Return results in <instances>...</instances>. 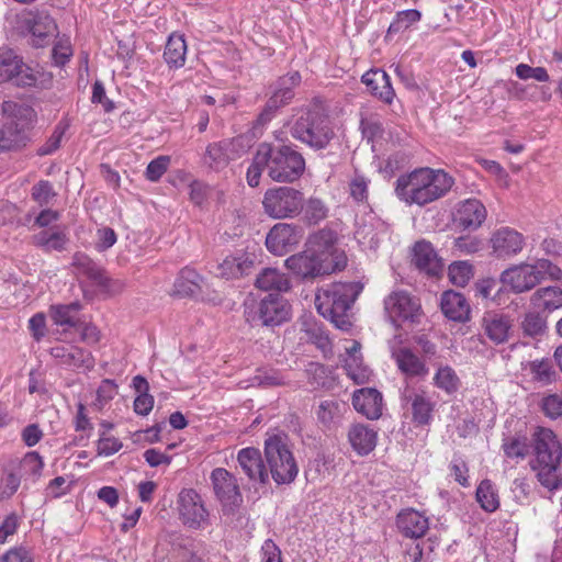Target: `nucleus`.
<instances>
[{"mask_svg": "<svg viewBox=\"0 0 562 562\" xmlns=\"http://www.w3.org/2000/svg\"><path fill=\"white\" fill-rule=\"evenodd\" d=\"M453 184L454 178L445 170L420 167L401 175L394 192L406 205L425 206L443 198Z\"/></svg>", "mask_w": 562, "mask_h": 562, "instance_id": "obj_1", "label": "nucleus"}, {"mask_svg": "<svg viewBox=\"0 0 562 562\" xmlns=\"http://www.w3.org/2000/svg\"><path fill=\"white\" fill-rule=\"evenodd\" d=\"M535 459L531 469L537 472L540 484L553 491L560 485V465L562 461V445L557 435L549 428L536 427L531 435Z\"/></svg>", "mask_w": 562, "mask_h": 562, "instance_id": "obj_2", "label": "nucleus"}, {"mask_svg": "<svg viewBox=\"0 0 562 562\" xmlns=\"http://www.w3.org/2000/svg\"><path fill=\"white\" fill-rule=\"evenodd\" d=\"M362 286L358 282H336L317 290L315 306L321 315L335 326L348 330L351 326L347 312L356 301Z\"/></svg>", "mask_w": 562, "mask_h": 562, "instance_id": "obj_3", "label": "nucleus"}, {"mask_svg": "<svg viewBox=\"0 0 562 562\" xmlns=\"http://www.w3.org/2000/svg\"><path fill=\"white\" fill-rule=\"evenodd\" d=\"M562 271L547 259L535 263H522L506 269L501 277L504 284L515 293H524L533 289L547 278L560 279Z\"/></svg>", "mask_w": 562, "mask_h": 562, "instance_id": "obj_4", "label": "nucleus"}, {"mask_svg": "<svg viewBox=\"0 0 562 562\" xmlns=\"http://www.w3.org/2000/svg\"><path fill=\"white\" fill-rule=\"evenodd\" d=\"M267 158L268 176L276 182H293L297 180L305 169L303 156L286 145L272 146L260 144Z\"/></svg>", "mask_w": 562, "mask_h": 562, "instance_id": "obj_5", "label": "nucleus"}, {"mask_svg": "<svg viewBox=\"0 0 562 562\" xmlns=\"http://www.w3.org/2000/svg\"><path fill=\"white\" fill-rule=\"evenodd\" d=\"M291 135L314 149H323L335 133L328 115L318 109H310L296 119Z\"/></svg>", "mask_w": 562, "mask_h": 562, "instance_id": "obj_6", "label": "nucleus"}, {"mask_svg": "<svg viewBox=\"0 0 562 562\" xmlns=\"http://www.w3.org/2000/svg\"><path fill=\"white\" fill-rule=\"evenodd\" d=\"M265 457L273 481L277 484H289L299 473L296 461L281 436L266 439Z\"/></svg>", "mask_w": 562, "mask_h": 562, "instance_id": "obj_7", "label": "nucleus"}, {"mask_svg": "<svg viewBox=\"0 0 562 562\" xmlns=\"http://www.w3.org/2000/svg\"><path fill=\"white\" fill-rule=\"evenodd\" d=\"M303 205V193L291 187L269 189L262 200L265 213L272 218L294 217L301 213Z\"/></svg>", "mask_w": 562, "mask_h": 562, "instance_id": "obj_8", "label": "nucleus"}, {"mask_svg": "<svg viewBox=\"0 0 562 562\" xmlns=\"http://www.w3.org/2000/svg\"><path fill=\"white\" fill-rule=\"evenodd\" d=\"M12 82L20 88L35 87L37 72L10 48H0V83Z\"/></svg>", "mask_w": 562, "mask_h": 562, "instance_id": "obj_9", "label": "nucleus"}, {"mask_svg": "<svg viewBox=\"0 0 562 562\" xmlns=\"http://www.w3.org/2000/svg\"><path fill=\"white\" fill-rule=\"evenodd\" d=\"M177 507L182 524L188 528L201 529L209 524V512L194 490H182L178 495Z\"/></svg>", "mask_w": 562, "mask_h": 562, "instance_id": "obj_10", "label": "nucleus"}, {"mask_svg": "<svg viewBox=\"0 0 562 562\" xmlns=\"http://www.w3.org/2000/svg\"><path fill=\"white\" fill-rule=\"evenodd\" d=\"M384 310L393 324L400 322H418L422 305L418 299L406 291H393L384 300Z\"/></svg>", "mask_w": 562, "mask_h": 562, "instance_id": "obj_11", "label": "nucleus"}, {"mask_svg": "<svg viewBox=\"0 0 562 562\" xmlns=\"http://www.w3.org/2000/svg\"><path fill=\"white\" fill-rule=\"evenodd\" d=\"M322 258L306 246L305 250L285 259L284 265L293 274L302 279H313L334 270L333 265L325 263Z\"/></svg>", "mask_w": 562, "mask_h": 562, "instance_id": "obj_12", "label": "nucleus"}, {"mask_svg": "<svg viewBox=\"0 0 562 562\" xmlns=\"http://www.w3.org/2000/svg\"><path fill=\"white\" fill-rule=\"evenodd\" d=\"M300 80L301 76L296 71L278 80L272 94L258 116L260 124L269 122L280 108L284 106L293 99V88L300 83Z\"/></svg>", "mask_w": 562, "mask_h": 562, "instance_id": "obj_13", "label": "nucleus"}, {"mask_svg": "<svg viewBox=\"0 0 562 562\" xmlns=\"http://www.w3.org/2000/svg\"><path fill=\"white\" fill-rule=\"evenodd\" d=\"M303 238L302 227L288 223L276 224L266 237L268 250L282 256L292 250Z\"/></svg>", "mask_w": 562, "mask_h": 562, "instance_id": "obj_14", "label": "nucleus"}, {"mask_svg": "<svg viewBox=\"0 0 562 562\" xmlns=\"http://www.w3.org/2000/svg\"><path fill=\"white\" fill-rule=\"evenodd\" d=\"M256 256L246 251H237L226 256L217 263L214 274L217 278L232 280L250 274L255 270Z\"/></svg>", "mask_w": 562, "mask_h": 562, "instance_id": "obj_15", "label": "nucleus"}, {"mask_svg": "<svg viewBox=\"0 0 562 562\" xmlns=\"http://www.w3.org/2000/svg\"><path fill=\"white\" fill-rule=\"evenodd\" d=\"M24 24L32 34V45L36 47L45 46L58 33L56 22L44 11H30Z\"/></svg>", "mask_w": 562, "mask_h": 562, "instance_id": "obj_16", "label": "nucleus"}, {"mask_svg": "<svg viewBox=\"0 0 562 562\" xmlns=\"http://www.w3.org/2000/svg\"><path fill=\"white\" fill-rule=\"evenodd\" d=\"M487 215L484 204L477 199L460 202L453 213V224L464 231L477 229Z\"/></svg>", "mask_w": 562, "mask_h": 562, "instance_id": "obj_17", "label": "nucleus"}, {"mask_svg": "<svg viewBox=\"0 0 562 562\" xmlns=\"http://www.w3.org/2000/svg\"><path fill=\"white\" fill-rule=\"evenodd\" d=\"M290 310L285 299L269 294L260 301L257 316L263 326H278L290 318Z\"/></svg>", "mask_w": 562, "mask_h": 562, "instance_id": "obj_18", "label": "nucleus"}, {"mask_svg": "<svg viewBox=\"0 0 562 562\" xmlns=\"http://www.w3.org/2000/svg\"><path fill=\"white\" fill-rule=\"evenodd\" d=\"M493 254L497 258H509L521 251L525 245L524 236L509 227H502L491 237Z\"/></svg>", "mask_w": 562, "mask_h": 562, "instance_id": "obj_19", "label": "nucleus"}, {"mask_svg": "<svg viewBox=\"0 0 562 562\" xmlns=\"http://www.w3.org/2000/svg\"><path fill=\"white\" fill-rule=\"evenodd\" d=\"M211 480L214 492L224 506H238L241 495L236 479L225 469L216 468L212 471Z\"/></svg>", "mask_w": 562, "mask_h": 562, "instance_id": "obj_20", "label": "nucleus"}, {"mask_svg": "<svg viewBox=\"0 0 562 562\" xmlns=\"http://www.w3.org/2000/svg\"><path fill=\"white\" fill-rule=\"evenodd\" d=\"M237 462L243 473L251 481L267 483L269 472L258 449L248 447L238 451Z\"/></svg>", "mask_w": 562, "mask_h": 562, "instance_id": "obj_21", "label": "nucleus"}, {"mask_svg": "<svg viewBox=\"0 0 562 562\" xmlns=\"http://www.w3.org/2000/svg\"><path fill=\"white\" fill-rule=\"evenodd\" d=\"M1 112L8 120L5 123L23 127L29 132L32 131L37 121V114L31 105L13 100L3 101Z\"/></svg>", "mask_w": 562, "mask_h": 562, "instance_id": "obj_22", "label": "nucleus"}, {"mask_svg": "<svg viewBox=\"0 0 562 562\" xmlns=\"http://www.w3.org/2000/svg\"><path fill=\"white\" fill-rule=\"evenodd\" d=\"M482 327L487 338L499 345L508 340L513 323L508 315L488 311L482 318Z\"/></svg>", "mask_w": 562, "mask_h": 562, "instance_id": "obj_23", "label": "nucleus"}, {"mask_svg": "<svg viewBox=\"0 0 562 562\" xmlns=\"http://www.w3.org/2000/svg\"><path fill=\"white\" fill-rule=\"evenodd\" d=\"M355 409L369 419H378L382 415L383 397L375 389H360L353 392Z\"/></svg>", "mask_w": 562, "mask_h": 562, "instance_id": "obj_24", "label": "nucleus"}, {"mask_svg": "<svg viewBox=\"0 0 562 562\" xmlns=\"http://www.w3.org/2000/svg\"><path fill=\"white\" fill-rule=\"evenodd\" d=\"M50 355L59 363L71 368L90 370L94 367L91 352L77 346H56L50 349Z\"/></svg>", "mask_w": 562, "mask_h": 562, "instance_id": "obj_25", "label": "nucleus"}, {"mask_svg": "<svg viewBox=\"0 0 562 562\" xmlns=\"http://www.w3.org/2000/svg\"><path fill=\"white\" fill-rule=\"evenodd\" d=\"M233 145L234 139H222L209 144L202 155L203 166L216 172L225 169L232 159L229 150Z\"/></svg>", "mask_w": 562, "mask_h": 562, "instance_id": "obj_26", "label": "nucleus"}, {"mask_svg": "<svg viewBox=\"0 0 562 562\" xmlns=\"http://www.w3.org/2000/svg\"><path fill=\"white\" fill-rule=\"evenodd\" d=\"M361 81L366 85L368 91L378 97L385 103H391L395 97L389 75L381 69H371L367 71Z\"/></svg>", "mask_w": 562, "mask_h": 562, "instance_id": "obj_27", "label": "nucleus"}, {"mask_svg": "<svg viewBox=\"0 0 562 562\" xmlns=\"http://www.w3.org/2000/svg\"><path fill=\"white\" fill-rule=\"evenodd\" d=\"M396 525L407 538H420L429 529L428 518L412 508L404 509L397 515Z\"/></svg>", "mask_w": 562, "mask_h": 562, "instance_id": "obj_28", "label": "nucleus"}, {"mask_svg": "<svg viewBox=\"0 0 562 562\" xmlns=\"http://www.w3.org/2000/svg\"><path fill=\"white\" fill-rule=\"evenodd\" d=\"M392 358L398 370L407 378H424L428 373V368L409 348L401 347L393 349Z\"/></svg>", "mask_w": 562, "mask_h": 562, "instance_id": "obj_29", "label": "nucleus"}, {"mask_svg": "<svg viewBox=\"0 0 562 562\" xmlns=\"http://www.w3.org/2000/svg\"><path fill=\"white\" fill-rule=\"evenodd\" d=\"M441 311L451 321L467 322L470 316V305L463 294L446 291L441 296Z\"/></svg>", "mask_w": 562, "mask_h": 562, "instance_id": "obj_30", "label": "nucleus"}, {"mask_svg": "<svg viewBox=\"0 0 562 562\" xmlns=\"http://www.w3.org/2000/svg\"><path fill=\"white\" fill-rule=\"evenodd\" d=\"M414 262L429 274H438L442 269V262L438 258L430 243L422 240L414 246Z\"/></svg>", "mask_w": 562, "mask_h": 562, "instance_id": "obj_31", "label": "nucleus"}, {"mask_svg": "<svg viewBox=\"0 0 562 562\" xmlns=\"http://www.w3.org/2000/svg\"><path fill=\"white\" fill-rule=\"evenodd\" d=\"M403 401L411 404L413 420L418 425H428L431 420L434 404L424 394L405 390Z\"/></svg>", "mask_w": 562, "mask_h": 562, "instance_id": "obj_32", "label": "nucleus"}, {"mask_svg": "<svg viewBox=\"0 0 562 562\" xmlns=\"http://www.w3.org/2000/svg\"><path fill=\"white\" fill-rule=\"evenodd\" d=\"M31 142V132L4 123L0 128V150H20Z\"/></svg>", "mask_w": 562, "mask_h": 562, "instance_id": "obj_33", "label": "nucleus"}, {"mask_svg": "<svg viewBox=\"0 0 562 562\" xmlns=\"http://www.w3.org/2000/svg\"><path fill=\"white\" fill-rule=\"evenodd\" d=\"M203 278L194 270L184 268L173 284V294L180 297H192L201 292Z\"/></svg>", "mask_w": 562, "mask_h": 562, "instance_id": "obj_34", "label": "nucleus"}, {"mask_svg": "<svg viewBox=\"0 0 562 562\" xmlns=\"http://www.w3.org/2000/svg\"><path fill=\"white\" fill-rule=\"evenodd\" d=\"M349 442L359 454H368L376 445V432L366 425H353L348 432Z\"/></svg>", "mask_w": 562, "mask_h": 562, "instance_id": "obj_35", "label": "nucleus"}, {"mask_svg": "<svg viewBox=\"0 0 562 562\" xmlns=\"http://www.w3.org/2000/svg\"><path fill=\"white\" fill-rule=\"evenodd\" d=\"M336 234L330 229H321L317 233L310 236L306 246L316 252L318 257H323L325 263H331L330 257L333 255Z\"/></svg>", "mask_w": 562, "mask_h": 562, "instance_id": "obj_36", "label": "nucleus"}, {"mask_svg": "<svg viewBox=\"0 0 562 562\" xmlns=\"http://www.w3.org/2000/svg\"><path fill=\"white\" fill-rule=\"evenodd\" d=\"M256 286L263 291L288 292L291 289V281L278 269L265 268L256 278Z\"/></svg>", "mask_w": 562, "mask_h": 562, "instance_id": "obj_37", "label": "nucleus"}, {"mask_svg": "<svg viewBox=\"0 0 562 562\" xmlns=\"http://www.w3.org/2000/svg\"><path fill=\"white\" fill-rule=\"evenodd\" d=\"M187 54V44L182 35L171 34L166 43L164 58L166 63L173 68H180L184 65Z\"/></svg>", "mask_w": 562, "mask_h": 562, "instance_id": "obj_38", "label": "nucleus"}, {"mask_svg": "<svg viewBox=\"0 0 562 562\" xmlns=\"http://www.w3.org/2000/svg\"><path fill=\"white\" fill-rule=\"evenodd\" d=\"M65 232L59 229H45L34 235V244L46 251H63L68 243Z\"/></svg>", "mask_w": 562, "mask_h": 562, "instance_id": "obj_39", "label": "nucleus"}, {"mask_svg": "<svg viewBox=\"0 0 562 562\" xmlns=\"http://www.w3.org/2000/svg\"><path fill=\"white\" fill-rule=\"evenodd\" d=\"M535 306L553 311L562 307V290L558 286H547L537 290L531 297Z\"/></svg>", "mask_w": 562, "mask_h": 562, "instance_id": "obj_40", "label": "nucleus"}, {"mask_svg": "<svg viewBox=\"0 0 562 562\" xmlns=\"http://www.w3.org/2000/svg\"><path fill=\"white\" fill-rule=\"evenodd\" d=\"M346 409L347 406L344 402L326 400L319 404L317 417L324 426L331 427L340 420L341 415Z\"/></svg>", "mask_w": 562, "mask_h": 562, "instance_id": "obj_41", "label": "nucleus"}, {"mask_svg": "<svg viewBox=\"0 0 562 562\" xmlns=\"http://www.w3.org/2000/svg\"><path fill=\"white\" fill-rule=\"evenodd\" d=\"M81 305L74 302L66 305H55L50 307V315L55 324L60 326H76L77 314Z\"/></svg>", "mask_w": 562, "mask_h": 562, "instance_id": "obj_42", "label": "nucleus"}, {"mask_svg": "<svg viewBox=\"0 0 562 562\" xmlns=\"http://www.w3.org/2000/svg\"><path fill=\"white\" fill-rule=\"evenodd\" d=\"M476 499L481 507L488 512H495L499 506L498 495L488 480H483L476 488Z\"/></svg>", "mask_w": 562, "mask_h": 562, "instance_id": "obj_43", "label": "nucleus"}, {"mask_svg": "<svg viewBox=\"0 0 562 562\" xmlns=\"http://www.w3.org/2000/svg\"><path fill=\"white\" fill-rule=\"evenodd\" d=\"M344 368L356 384H364L371 376V370L362 363L361 357H347Z\"/></svg>", "mask_w": 562, "mask_h": 562, "instance_id": "obj_44", "label": "nucleus"}, {"mask_svg": "<svg viewBox=\"0 0 562 562\" xmlns=\"http://www.w3.org/2000/svg\"><path fill=\"white\" fill-rule=\"evenodd\" d=\"M72 266L77 271L93 281H102V270L93 260L83 252H76L72 257Z\"/></svg>", "mask_w": 562, "mask_h": 562, "instance_id": "obj_45", "label": "nucleus"}, {"mask_svg": "<svg viewBox=\"0 0 562 562\" xmlns=\"http://www.w3.org/2000/svg\"><path fill=\"white\" fill-rule=\"evenodd\" d=\"M532 380L543 385L555 381L557 372L549 359L533 360L529 363Z\"/></svg>", "mask_w": 562, "mask_h": 562, "instance_id": "obj_46", "label": "nucleus"}, {"mask_svg": "<svg viewBox=\"0 0 562 562\" xmlns=\"http://www.w3.org/2000/svg\"><path fill=\"white\" fill-rule=\"evenodd\" d=\"M435 385L448 394L456 393L460 386V379L456 371L449 367H440L434 378Z\"/></svg>", "mask_w": 562, "mask_h": 562, "instance_id": "obj_47", "label": "nucleus"}, {"mask_svg": "<svg viewBox=\"0 0 562 562\" xmlns=\"http://www.w3.org/2000/svg\"><path fill=\"white\" fill-rule=\"evenodd\" d=\"M267 161L261 146L259 145L246 173V180L249 187L256 188L259 186L262 171L265 169L268 170Z\"/></svg>", "mask_w": 562, "mask_h": 562, "instance_id": "obj_48", "label": "nucleus"}, {"mask_svg": "<svg viewBox=\"0 0 562 562\" xmlns=\"http://www.w3.org/2000/svg\"><path fill=\"white\" fill-rule=\"evenodd\" d=\"M503 449L508 458L524 459L529 454V443L525 436H515L504 440Z\"/></svg>", "mask_w": 562, "mask_h": 562, "instance_id": "obj_49", "label": "nucleus"}, {"mask_svg": "<svg viewBox=\"0 0 562 562\" xmlns=\"http://www.w3.org/2000/svg\"><path fill=\"white\" fill-rule=\"evenodd\" d=\"M472 277L473 268L467 261H456L449 266V278L454 285H467Z\"/></svg>", "mask_w": 562, "mask_h": 562, "instance_id": "obj_50", "label": "nucleus"}, {"mask_svg": "<svg viewBox=\"0 0 562 562\" xmlns=\"http://www.w3.org/2000/svg\"><path fill=\"white\" fill-rule=\"evenodd\" d=\"M422 14L418 10L409 9L397 12L394 21L389 26L390 33H397L404 29H407L413 23L420 20Z\"/></svg>", "mask_w": 562, "mask_h": 562, "instance_id": "obj_51", "label": "nucleus"}, {"mask_svg": "<svg viewBox=\"0 0 562 562\" xmlns=\"http://www.w3.org/2000/svg\"><path fill=\"white\" fill-rule=\"evenodd\" d=\"M32 199L41 206L48 205L57 195L53 184L47 180H40L32 187Z\"/></svg>", "mask_w": 562, "mask_h": 562, "instance_id": "obj_52", "label": "nucleus"}, {"mask_svg": "<svg viewBox=\"0 0 562 562\" xmlns=\"http://www.w3.org/2000/svg\"><path fill=\"white\" fill-rule=\"evenodd\" d=\"M43 461L38 453L29 452L24 456L20 463V473L21 475L29 476L31 479H36L42 469Z\"/></svg>", "mask_w": 562, "mask_h": 562, "instance_id": "obj_53", "label": "nucleus"}, {"mask_svg": "<svg viewBox=\"0 0 562 562\" xmlns=\"http://www.w3.org/2000/svg\"><path fill=\"white\" fill-rule=\"evenodd\" d=\"M541 412L550 419H558L562 416V396L559 394H547L540 402Z\"/></svg>", "mask_w": 562, "mask_h": 562, "instance_id": "obj_54", "label": "nucleus"}, {"mask_svg": "<svg viewBox=\"0 0 562 562\" xmlns=\"http://www.w3.org/2000/svg\"><path fill=\"white\" fill-rule=\"evenodd\" d=\"M521 328L526 335L536 337L543 334L546 329V321L540 314L529 312L524 317Z\"/></svg>", "mask_w": 562, "mask_h": 562, "instance_id": "obj_55", "label": "nucleus"}, {"mask_svg": "<svg viewBox=\"0 0 562 562\" xmlns=\"http://www.w3.org/2000/svg\"><path fill=\"white\" fill-rule=\"evenodd\" d=\"M307 339L313 342L318 349H321L324 353L330 351L331 344L328 335L316 324L310 325L305 329Z\"/></svg>", "mask_w": 562, "mask_h": 562, "instance_id": "obj_56", "label": "nucleus"}, {"mask_svg": "<svg viewBox=\"0 0 562 562\" xmlns=\"http://www.w3.org/2000/svg\"><path fill=\"white\" fill-rule=\"evenodd\" d=\"M327 216V207L319 199L311 198L305 205V217L310 223L317 224Z\"/></svg>", "mask_w": 562, "mask_h": 562, "instance_id": "obj_57", "label": "nucleus"}, {"mask_svg": "<svg viewBox=\"0 0 562 562\" xmlns=\"http://www.w3.org/2000/svg\"><path fill=\"white\" fill-rule=\"evenodd\" d=\"M169 164V156H158L148 164L146 168V178L150 181H158L167 171Z\"/></svg>", "mask_w": 562, "mask_h": 562, "instance_id": "obj_58", "label": "nucleus"}, {"mask_svg": "<svg viewBox=\"0 0 562 562\" xmlns=\"http://www.w3.org/2000/svg\"><path fill=\"white\" fill-rule=\"evenodd\" d=\"M516 75L519 79H536L540 82H547L549 80V75L543 67H530L527 64H519L516 67Z\"/></svg>", "mask_w": 562, "mask_h": 562, "instance_id": "obj_59", "label": "nucleus"}, {"mask_svg": "<svg viewBox=\"0 0 562 562\" xmlns=\"http://www.w3.org/2000/svg\"><path fill=\"white\" fill-rule=\"evenodd\" d=\"M355 236L360 244L367 245L371 248L375 247L379 243L378 235L371 224H359L355 232Z\"/></svg>", "mask_w": 562, "mask_h": 562, "instance_id": "obj_60", "label": "nucleus"}, {"mask_svg": "<svg viewBox=\"0 0 562 562\" xmlns=\"http://www.w3.org/2000/svg\"><path fill=\"white\" fill-rule=\"evenodd\" d=\"M122 448V442L113 436L102 432L98 440V453L100 456H111Z\"/></svg>", "mask_w": 562, "mask_h": 562, "instance_id": "obj_61", "label": "nucleus"}, {"mask_svg": "<svg viewBox=\"0 0 562 562\" xmlns=\"http://www.w3.org/2000/svg\"><path fill=\"white\" fill-rule=\"evenodd\" d=\"M350 195L357 202H364L368 198V181L362 176H355L350 183Z\"/></svg>", "mask_w": 562, "mask_h": 562, "instance_id": "obj_62", "label": "nucleus"}, {"mask_svg": "<svg viewBox=\"0 0 562 562\" xmlns=\"http://www.w3.org/2000/svg\"><path fill=\"white\" fill-rule=\"evenodd\" d=\"M98 240L95 243V249L98 251H104L111 248L116 243V234L110 227H102L97 231Z\"/></svg>", "mask_w": 562, "mask_h": 562, "instance_id": "obj_63", "label": "nucleus"}, {"mask_svg": "<svg viewBox=\"0 0 562 562\" xmlns=\"http://www.w3.org/2000/svg\"><path fill=\"white\" fill-rule=\"evenodd\" d=\"M52 56L56 66H64L72 56L69 42H58L53 48Z\"/></svg>", "mask_w": 562, "mask_h": 562, "instance_id": "obj_64", "label": "nucleus"}]
</instances>
